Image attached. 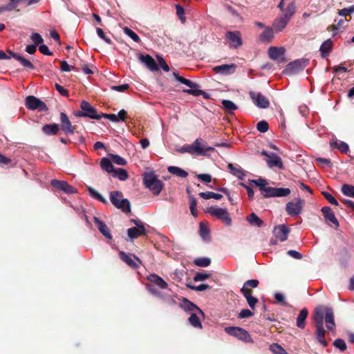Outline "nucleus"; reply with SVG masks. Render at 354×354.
Here are the masks:
<instances>
[{"label": "nucleus", "instance_id": "f257e3e1", "mask_svg": "<svg viewBox=\"0 0 354 354\" xmlns=\"http://www.w3.org/2000/svg\"><path fill=\"white\" fill-rule=\"evenodd\" d=\"M213 150V147L207 146L201 139H196L192 144L182 147L178 151L192 155L204 156L208 151Z\"/></svg>", "mask_w": 354, "mask_h": 354}, {"label": "nucleus", "instance_id": "f03ea898", "mask_svg": "<svg viewBox=\"0 0 354 354\" xmlns=\"http://www.w3.org/2000/svg\"><path fill=\"white\" fill-rule=\"evenodd\" d=\"M319 315L322 317V325L323 326V321L325 320L326 328L329 330H333L335 327L334 321L333 312L331 308L324 306H319L315 308L314 320L317 323V317Z\"/></svg>", "mask_w": 354, "mask_h": 354}, {"label": "nucleus", "instance_id": "7ed1b4c3", "mask_svg": "<svg viewBox=\"0 0 354 354\" xmlns=\"http://www.w3.org/2000/svg\"><path fill=\"white\" fill-rule=\"evenodd\" d=\"M110 201L111 203L118 209H121L124 213L131 211L130 203L127 199L123 198L122 194L118 191L110 193Z\"/></svg>", "mask_w": 354, "mask_h": 354}, {"label": "nucleus", "instance_id": "20e7f679", "mask_svg": "<svg viewBox=\"0 0 354 354\" xmlns=\"http://www.w3.org/2000/svg\"><path fill=\"white\" fill-rule=\"evenodd\" d=\"M143 181L145 185L155 194H158L162 189L161 181L153 174H145Z\"/></svg>", "mask_w": 354, "mask_h": 354}, {"label": "nucleus", "instance_id": "39448f33", "mask_svg": "<svg viewBox=\"0 0 354 354\" xmlns=\"http://www.w3.org/2000/svg\"><path fill=\"white\" fill-rule=\"evenodd\" d=\"M207 212L212 216L221 220L226 225H230L232 219L230 217L227 209L222 208L216 206L210 207L207 209Z\"/></svg>", "mask_w": 354, "mask_h": 354}, {"label": "nucleus", "instance_id": "423d86ee", "mask_svg": "<svg viewBox=\"0 0 354 354\" xmlns=\"http://www.w3.org/2000/svg\"><path fill=\"white\" fill-rule=\"evenodd\" d=\"M227 333L230 335L234 336L240 340L245 342H252V339L250 335L245 329L240 327L229 326L225 328Z\"/></svg>", "mask_w": 354, "mask_h": 354}, {"label": "nucleus", "instance_id": "0eeeda50", "mask_svg": "<svg viewBox=\"0 0 354 354\" xmlns=\"http://www.w3.org/2000/svg\"><path fill=\"white\" fill-rule=\"evenodd\" d=\"M289 188H277L267 186L261 192L265 197H283L290 194Z\"/></svg>", "mask_w": 354, "mask_h": 354}, {"label": "nucleus", "instance_id": "6e6552de", "mask_svg": "<svg viewBox=\"0 0 354 354\" xmlns=\"http://www.w3.org/2000/svg\"><path fill=\"white\" fill-rule=\"evenodd\" d=\"M225 39L230 48H237L242 45V38L239 31H227Z\"/></svg>", "mask_w": 354, "mask_h": 354}, {"label": "nucleus", "instance_id": "1a4fd4ad", "mask_svg": "<svg viewBox=\"0 0 354 354\" xmlns=\"http://www.w3.org/2000/svg\"><path fill=\"white\" fill-rule=\"evenodd\" d=\"M26 106L30 110L38 109L40 111L47 110V106L44 102L32 95L28 96L26 98Z\"/></svg>", "mask_w": 354, "mask_h": 354}, {"label": "nucleus", "instance_id": "9d476101", "mask_svg": "<svg viewBox=\"0 0 354 354\" xmlns=\"http://www.w3.org/2000/svg\"><path fill=\"white\" fill-rule=\"evenodd\" d=\"M304 201L301 198H297L294 201L288 202L286 204V210L288 214L296 216L301 212Z\"/></svg>", "mask_w": 354, "mask_h": 354}, {"label": "nucleus", "instance_id": "9b49d317", "mask_svg": "<svg viewBox=\"0 0 354 354\" xmlns=\"http://www.w3.org/2000/svg\"><path fill=\"white\" fill-rule=\"evenodd\" d=\"M261 154L267 157L266 162L270 168L277 167L279 169H283V165L282 160L279 156L274 153H269L266 151H263Z\"/></svg>", "mask_w": 354, "mask_h": 354}, {"label": "nucleus", "instance_id": "f8f14e48", "mask_svg": "<svg viewBox=\"0 0 354 354\" xmlns=\"http://www.w3.org/2000/svg\"><path fill=\"white\" fill-rule=\"evenodd\" d=\"M250 97L252 98L254 104L261 109L268 108L270 105L269 100L259 93L254 91L250 92Z\"/></svg>", "mask_w": 354, "mask_h": 354}, {"label": "nucleus", "instance_id": "ddd939ff", "mask_svg": "<svg viewBox=\"0 0 354 354\" xmlns=\"http://www.w3.org/2000/svg\"><path fill=\"white\" fill-rule=\"evenodd\" d=\"M326 330L322 325V317L317 315V324H316V339L318 342L324 347L328 345L326 340L324 338Z\"/></svg>", "mask_w": 354, "mask_h": 354}, {"label": "nucleus", "instance_id": "4468645a", "mask_svg": "<svg viewBox=\"0 0 354 354\" xmlns=\"http://www.w3.org/2000/svg\"><path fill=\"white\" fill-rule=\"evenodd\" d=\"M236 68V65L235 64H230L214 66L212 68V70L216 73L223 75H229L233 74L235 72Z\"/></svg>", "mask_w": 354, "mask_h": 354}, {"label": "nucleus", "instance_id": "2eb2a0df", "mask_svg": "<svg viewBox=\"0 0 354 354\" xmlns=\"http://www.w3.org/2000/svg\"><path fill=\"white\" fill-rule=\"evenodd\" d=\"M51 184L54 187L62 190L67 194H74L77 192V189L75 187L69 185L65 181L53 180Z\"/></svg>", "mask_w": 354, "mask_h": 354}, {"label": "nucleus", "instance_id": "dca6fc26", "mask_svg": "<svg viewBox=\"0 0 354 354\" xmlns=\"http://www.w3.org/2000/svg\"><path fill=\"white\" fill-rule=\"evenodd\" d=\"M80 106L84 112L82 114V115L95 119H98L100 118V116L97 114L95 109L88 102L82 101Z\"/></svg>", "mask_w": 354, "mask_h": 354}, {"label": "nucleus", "instance_id": "f3484780", "mask_svg": "<svg viewBox=\"0 0 354 354\" xmlns=\"http://www.w3.org/2000/svg\"><path fill=\"white\" fill-rule=\"evenodd\" d=\"M60 122L62 129L66 134L74 133L75 128L72 126L71 122L66 113H60Z\"/></svg>", "mask_w": 354, "mask_h": 354}, {"label": "nucleus", "instance_id": "a211bd4d", "mask_svg": "<svg viewBox=\"0 0 354 354\" xmlns=\"http://www.w3.org/2000/svg\"><path fill=\"white\" fill-rule=\"evenodd\" d=\"M138 59L151 71H156L158 69L155 59L149 55H140Z\"/></svg>", "mask_w": 354, "mask_h": 354}, {"label": "nucleus", "instance_id": "6ab92c4d", "mask_svg": "<svg viewBox=\"0 0 354 354\" xmlns=\"http://www.w3.org/2000/svg\"><path fill=\"white\" fill-rule=\"evenodd\" d=\"M274 236L280 241H284L287 239L289 230L285 225L276 226L273 230Z\"/></svg>", "mask_w": 354, "mask_h": 354}, {"label": "nucleus", "instance_id": "aec40b11", "mask_svg": "<svg viewBox=\"0 0 354 354\" xmlns=\"http://www.w3.org/2000/svg\"><path fill=\"white\" fill-rule=\"evenodd\" d=\"M285 49L283 47H270L268 49L269 57L273 60L281 61L283 59Z\"/></svg>", "mask_w": 354, "mask_h": 354}, {"label": "nucleus", "instance_id": "412c9836", "mask_svg": "<svg viewBox=\"0 0 354 354\" xmlns=\"http://www.w3.org/2000/svg\"><path fill=\"white\" fill-rule=\"evenodd\" d=\"M281 6V8H279L281 12L283 13V16L290 19L293 16L297 10V6L295 1H291L289 3L286 8Z\"/></svg>", "mask_w": 354, "mask_h": 354}, {"label": "nucleus", "instance_id": "4be33fe9", "mask_svg": "<svg viewBox=\"0 0 354 354\" xmlns=\"http://www.w3.org/2000/svg\"><path fill=\"white\" fill-rule=\"evenodd\" d=\"M93 220L99 231L107 239L112 238L111 234L106 225L97 217L94 216Z\"/></svg>", "mask_w": 354, "mask_h": 354}, {"label": "nucleus", "instance_id": "5701e85b", "mask_svg": "<svg viewBox=\"0 0 354 354\" xmlns=\"http://www.w3.org/2000/svg\"><path fill=\"white\" fill-rule=\"evenodd\" d=\"M290 19L283 15L278 17L272 24V28L275 32L282 31L288 24Z\"/></svg>", "mask_w": 354, "mask_h": 354}, {"label": "nucleus", "instance_id": "b1692460", "mask_svg": "<svg viewBox=\"0 0 354 354\" xmlns=\"http://www.w3.org/2000/svg\"><path fill=\"white\" fill-rule=\"evenodd\" d=\"M136 225L128 230V236L131 239H136L145 234V229L142 224L136 223Z\"/></svg>", "mask_w": 354, "mask_h": 354}, {"label": "nucleus", "instance_id": "393cba45", "mask_svg": "<svg viewBox=\"0 0 354 354\" xmlns=\"http://www.w3.org/2000/svg\"><path fill=\"white\" fill-rule=\"evenodd\" d=\"M322 212L324 216V218L326 221L331 222L335 227L339 226V222L337 219L335 218L333 212L329 207H324L322 208Z\"/></svg>", "mask_w": 354, "mask_h": 354}, {"label": "nucleus", "instance_id": "a878e982", "mask_svg": "<svg viewBox=\"0 0 354 354\" xmlns=\"http://www.w3.org/2000/svg\"><path fill=\"white\" fill-rule=\"evenodd\" d=\"M147 279L161 289H166L168 286L167 282L157 274H151L147 277Z\"/></svg>", "mask_w": 354, "mask_h": 354}, {"label": "nucleus", "instance_id": "bb28decb", "mask_svg": "<svg viewBox=\"0 0 354 354\" xmlns=\"http://www.w3.org/2000/svg\"><path fill=\"white\" fill-rule=\"evenodd\" d=\"M181 307L185 310L189 311L191 313H192L194 311H197L199 315H201L202 317H204L203 312L196 305H194L193 303L190 302L187 299H184L183 301V302L181 303Z\"/></svg>", "mask_w": 354, "mask_h": 354}, {"label": "nucleus", "instance_id": "cd10ccee", "mask_svg": "<svg viewBox=\"0 0 354 354\" xmlns=\"http://www.w3.org/2000/svg\"><path fill=\"white\" fill-rule=\"evenodd\" d=\"M197 311H194L191 313L189 317V322L194 328H202V324L201 322V318H203Z\"/></svg>", "mask_w": 354, "mask_h": 354}, {"label": "nucleus", "instance_id": "c85d7f7f", "mask_svg": "<svg viewBox=\"0 0 354 354\" xmlns=\"http://www.w3.org/2000/svg\"><path fill=\"white\" fill-rule=\"evenodd\" d=\"M305 66V62L300 60L295 61L288 64L287 70L290 73H297L303 69Z\"/></svg>", "mask_w": 354, "mask_h": 354}, {"label": "nucleus", "instance_id": "c756f323", "mask_svg": "<svg viewBox=\"0 0 354 354\" xmlns=\"http://www.w3.org/2000/svg\"><path fill=\"white\" fill-rule=\"evenodd\" d=\"M199 234L204 241H209L210 240V232L206 223L203 222L200 223Z\"/></svg>", "mask_w": 354, "mask_h": 354}, {"label": "nucleus", "instance_id": "7c9ffc66", "mask_svg": "<svg viewBox=\"0 0 354 354\" xmlns=\"http://www.w3.org/2000/svg\"><path fill=\"white\" fill-rule=\"evenodd\" d=\"M241 291L243 293L244 297L246 299L249 306L252 309H254L258 302V299L252 295V292H246L245 288L241 290Z\"/></svg>", "mask_w": 354, "mask_h": 354}, {"label": "nucleus", "instance_id": "2f4dec72", "mask_svg": "<svg viewBox=\"0 0 354 354\" xmlns=\"http://www.w3.org/2000/svg\"><path fill=\"white\" fill-rule=\"evenodd\" d=\"M120 258L129 266L132 268H136L138 266V264L135 260H138L136 257L131 256L125 254L124 252L120 253Z\"/></svg>", "mask_w": 354, "mask_h": 354}, {"label": "nucleus", "instance_id": "473e14b6", "mask_svg": "<svg viewBox=\"0 0 354 354\" xmlns=\"http://www.w3.org/2000/svg\"><path fill=\"white\" fill-rule=\"evenodd\" d=\"M228 169L234 176L240 179H242L245 176L244 170L239 166H234L230 163L228 165Z\"/></svg>", "mask_w": 354, "mask_h": 354}, {"label": "nucleus", "instance_id": "72a5a7b5", "mask_svg": "<svg viewBox=\"0 0 354 354\" xmlns=\"http://www.w3.org/2000/svg\"><path fill=\"white\" fill-rule=\"evenodd\" d=\"M274 38V29L270 27L266 28L261 34L260 39L263 41H270Z\"/></svg>", "mask_w": 354, "mask_h": 354}, {"label": "nucleus", "instance_id": "f704fd0d", "mask_svg": "<svg viewBox=\"0 0 354 354\" xmlns=\"http://www.w3.org/2000/svg\"><path fill=\"white\" fill-rule=\"evenodd\" d=\"M333 47V42L330 39L325 41L320 46V52L323 57L327 56Z\"/></svg>", "mask_w": 354, "mask_h": 354}, {"label": "nucleus", "instance_id": "c9c22d12", "mask_svg": "<svg viewBox=\"0 0 354 354\" xmlns=\"http://www.w3.org/2000/svg\"><path fill=\"white\" fill-rule=\"evenodd\" d=\"M168 171L169 173L181 178H186L188 176V173L186 171L175 166L169 167Z\"/></svg>", "mask_w": 354, "mask_h": 354}, {"label": "nucleus", "instance_id": "e433bc0d", "mask_svg": "<svg viewBox=\"0 0 354 354\" xmlns=\"http://www.w3.org/2000/svg\"><path fill=\"white\" fill-rule=\"evenodd\" d=\"M308 316V310L306 308L302 309L297 318V326L299 328H303L305 326V320Z\"/></svg>", "mask_w": 354, "mask_h": 354}, {"label": "nucleus", "instance_id": "4c0bfd02", "mask_svg": "<svg viewBox=\"0 0 354 354\" xmlns=\"http://www.w3.org/2000/svg\"><path fill=\"white\" fill-rule=\"evenodd\" d=\"M58 130L59 126L57 124H46L42 127L43 132L46 135H55Z\"/></svg>", "mask_w": 354, "mask_h": 354}, {"label": "nucleus", "instance_id": "58836bf2", "mask_svg": "<svg viewBox=\"0 0 354 354\" xmlns=\"http://www.w3.org/2000/svg\"><path fill=\"white\" fill-rule=\"evenodd\" d=\"M11 55L13 58L19 61L23 66L30 69L33 68V65L32 63L29 60L25 59L24 57L16 53H11Z\"/></svg>", "mask_w": 354, "mask_h": 354}, {"label": "nucleus", "instance_id": "ea45409f", "mask_svg": "<svg viewBox=\"0 0 354 354\" xmlns=\"http://www.w3.org/2000/svg\"><path fill=\"white\" fill-rule=\"evenodd\" d=\"M332 147L337 148L342 153H347L349 150L348 145L342 141L335 140L330 143Z\"/></svg>", "mask_w": 354, "mask_h": 354}, {"label": "nucleus", "instance_id": "a19ab883", "mask_svg": "<svg viewBox=\"0 0 354 354\" xmlns=\"http://www.w3.org/2000/svg\"><path fill=\"white\" fill-rule=\"evenodd\" d=\"M100 165L102 169L105 170L109 173H113V171L115 169L112 165L111 160H109L108 158H102L101 160Z\"/></svg>", "mask_w": 354, "mask_h": 354}, {"label": "nucleus", "instance_id": "79ce46f5", "mask_svg": "<svg viewBox=\"0 0 354 354\" xmlns=\"http://www.w3.org/2000/svg\"><path fill=\"white\" fill-rule=\"evenodd\" d=\"M247 221L253 226L259 227L262 225L263 221L258 217V216L252 213L247 217Z\"/></svg>", "mask_w": 354, "mask_h": 354}, {"label": "nucleus", "instance_id": "37998d69", "mask_svg": "<svg viewBox=\"0 0 354 354\" xmlns=\"http://www.w3.org/2000/svg\"><path fill=\"white\" fill-rule=\"evenodd\" d=\"M88 191L89 192V194L91 197L103 203H106L107 201L100 194L97 190L93 189L91 187H88Z\"/></svg>", "mask_w": 354, "mask_h": 354}, {"label": "nucleus", "instance_id": "c03bdc74", "mask_svg": "<svg viewBox=\"0 0 354 354\" xmlns=\"http://www.w3.org/2000/svg\"><path fill=\"white\" fill-rule=\"evenodd\" d=\"M222 104L228 113H232L234 111L237 109V106L231 100H223L222 101Z\"/></svg>", "mask_w": 354, "mask_h": 354}, {"label": "nucleus", "instance_id": "a18cd8bd", "mask_svg": "<svg viewBox=\"0 0 354 354\" xmlns=\"http://www.w3.org/2000/svg\"><path fill=\"white\" fill-rule=\"evenodd\" d=\"M113 175L114 177L119 178L120 180H124L128 177L127 171L121 168H115L113 171Z\"/></svg>", "mask_w": 354, "mask_h": 354}, {"label": "nucleus", "instance_id": "49530a36", "mask_svg": "<svg viewBox=\"0 0 354 354\" xmlns=\"http://www.w3.org/2000/svg\"><path fill=\"white\" fill-rule=\"evenodd\" d=\"M199 196L204 199L214 198L219 200L223 197L221 194L212 192H201L199 193Z\"/></svg>", "mask_w": 354, "mask_h": 354}, {"label": "nucleus", "instance_id": "de8ad7c7", "mask_svg": "<svg viewBox=\"0 0 354 354\" xmlns=\"http://www.w3.org/2000/svg\"><path fill=\"white\" fill-rule=\"evenodd\" d=\"M259 285V281L257 279H250L245 282L241 290L245 288L246 292H252L250 288H257Z\"/></svg>", "mask_w": 354, "mask_h": 354}, {"label": "nucleus", "instance_id": "09e8293b", "mask_svg": "<svg viewBox=\"0 0 354 354\" xmlns=\"http://www.w3.org/2000/svg\"><path fill=\"white\" fill-rule=\"evenodd\" d=\"M342 192L345 196L354 198V186L344 185L342 187Z\"/></svg>", "mask_w": 354, "mask_h": 354}, {"label": "nucleus", "instance_id": "8fccbe9b", "mask_svg": "<svg viewBox=\"0 0 354 354\" xmlns=\"http://www.w3.org/2000/svg\"><path fill=\"white\" fill-rule=\"evenodd\" d=\"M173 74L176 80L181 82L182 84H184L192 88L195 87V84L191 82L190 80L179 76L176 73H174Z\"/></svg>", "mask_w": 354, "mask_h": 354}, {"label": "nucleus", "instance_id": "3c124183", "mask_svg": "<svg viewBox=\"0 0 354 354\" xmlns=\"http://www.w3.org/2000/svg\"><path fill=\"white\" fill-rule=\"evenodd\" d=\"M123 31L127 35H128L134 41H136V42L140 41V39L139 36L135 32H133L132 30H131L130 28L125 27L123 28Z\"/></svg>", "mask_w": 354, "mask_h": 354}, {"label": "nucleus", "instance_id": "603ef678", "mask_svg": "<svg viewBox=\"0 0 354 354\" xmlns=\"http://www.w3.org/2000/svg\"><path fill=\"white\" fill-rule=\"evenodd\" d=\"M210 259L209 258H198L194 260V263L201 267H207L210 264Z\"/></svg>", "mask_w": 354, "mask_h": 354}, {"label": "nucleus", "instance_id": "864d4df0", "mask_svg": "<svg viewBox=\"0 0 354 354\" xmlns=\"http://www.w3.org/2000/svg\"><path fill=\"white\" fill-rule=\"evenodd\" d=\"M270 351L274 354H285L286 351L278 344H272L270 346Z\"/></svg>", "mask_w": 354, "mask_h": 354}, {"label": "nucleus", "instance_id": "5fc2aeb1", "mask_svg": "<svg viewBox=\"0 0 354 354\" xmlns=\"http://www.w3.org/2000/svg\"><path fill=\"white\" fill-rule=\"evenodd\" d=\"M252 182L259 187L261 192L268 186V182L263 178H259L258 180H254Z\"/></svg>", "mask_w": 354, "mask_h": 354}, {"label": "nucleus", "instance_id": "6e6d98bb", "mask_svg": "<svg viewBox=\"0 0 354 354\" xmlns=\"http://www.w3.org/2000/svg\"><path fill=\"white\" fill-rule=\"evenodd\" d=\"M354 12V5L350 6L349 8H343L338 12L339 16L346 17L347 15H350Z\"/></svg>", "mask_w": 354, "mask_h": 354}, {"label": "nucleus", "instance_id": "4d7b16f0", "mask_svg": "<svg viewBox=\"0 0 354 354\" xmlns=\"http://www.w3.org/2000/svg\"><path fill=\"white\" fill-rule=\"evenodd\" d=\"M111 158L112 160L118 165H125L127 164L126 160L120 157V156L111 155Z\"/></svg>", "mask_w": 354, "mask_h": 354}, {"label": "nucleus", "instance_id": "13d9d810", "mask_svg": "<svg viewBox=\"0 0 354 354\" xmlns=\"http://www.w3.org/2000/svg\"><path fill=\"white\" fill-rule=\"evenodd\" d=\"M333 344L336 348H339L341 351H344L346 349V343L342 339H337L335 340Z\"/></svg>", "mask_w": 354, "mask_h": 354}, {"label": "nucleus", "instance_id": "bf43d9fd", "mask_svg": "<svg viewBox=\"0 0 354 354\" xmlns=\"http://www.w3.org/2000/svg\"><path fill=\"white\" fill-rule=\"evenodd\" d=\"M96 32H97V35H98V37L100 38H101L102 39H103L106 43L110 44L111 43V40L107 37L105 35V33L104 32L103 30L100 28H97L96 29Z\"/></svg>", "mask_w": 354, "mask_h": 354}, {"label": "nucleus", "instance_id": "052dcab7", "mask_svg": "<svg viewBox=\"0 0 354 354\" xmlns=\"http://www.w3.org/2000/svg\"><path fill=\"white\" fill-rule=\"evenodd\" d=\"M209 277L210 274L206 272H198L194 276V280L195 281H201L208 279Z\"/></svg>", "mask_w": 354, "mask_h": 354}, {"label": "nucleus", "instance_id": "680f3d73", "mask_svg": "<svg viewBox=\"0 0 354 354\" xmlns=\"http://www.w3.org/2000/svg\"><path fill=\"white\" fill-rule=\"evenodd\" d=\"M322 194L325 197V198L331 204L335 205H338L337 201L329 193L326 192H323Z\"/></svg>", "mask_w": 354, "mask_h": 354}, {"label": "nucleus", "instance_id": "e2e57ef3", "mask_svg": "<svg viewBox=\"0 0 354 354\" xmlns=\"http://www.w3.org/2000/svg\"><path fill=\"white\" fill-rule=\"evenodd\" d=\"M190 210L193 216H197V212H196V201L194 198L190 197Z\"/></svg>", "mask_w": 354, "mask_h": 354}, {"label": "nucleus", "instance_id": "0e129e2a", "mask_svg": "<svg viewBox=\"0 0 354 354\" xmlns=\"http://www.w3.org/2000/svg\"><path fill=\"white\" fill-rule=\"evenodd\" d=\"M31 40L34 42L35 45L37 46L39 44H41L44 40L41 36L38 33H33L31 35Z\"/></svg>", "mask_w": 354, "mask_h": 354}, {"label": "nucleus", "instance_id": "69168bd1", "mask_svg": "<svg viewBox=\"0 0 354 354\" xmlns=\"http://www.w3.org/2000/svg\"><path fill=\"white\" fill-rule=\"evenodd\" d=\"M257 127L260 132L264 133L268 130V124L265 121H261L257 124Z\"/></svg>", "mask_w": 354, "mask_h": 354}, {"label": "nucleus", "instance_id": "338daca9", "mask_svg": "<svg viewBox=\"0 0 354 354\" xmlns=\"http://www.w3.org/2000/svg\"><path fill=\"white\" fill-rule=\"evenodd\" d=\"M197 178L206 183H210L212 180L211 175L207 174H198Z\"/></svg>", "mask_w": 354, "mask_h": 354}, {"label": "nucleus", "instance_id": "774afa93", "mask_svg": "<svg viewBox=\"0 0 354 354\" xmlns=\"http://www.w3.org/2000/svg\"><path fill=\"white\" fill-rule=\"evenodd\" d=\"M254 313L250 310L243 309L240 312L239 317L243 319L252 317Z\"/></svg>", "mask_w": 354, "mask_h": 354}]
</instances>
